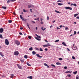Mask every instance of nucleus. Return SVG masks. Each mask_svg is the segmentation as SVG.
<instances>
[{
  "mask_svg": "<svg viewBox=\"0 0 79 79\" xmlns=\"http://www.w3.org/2000/svg\"><path fill=\"white\" fill-rule=\"evenodd\" d=\"M35 50H37L38 51H40V52H43V49L42 48H40V49L37 48L35 47Z\"/></svg>",
  "mask_w": 79,
  "mask_h": 79,
  "instance_id": "nucleus-1",
  "label": "nucleus"
},
{
  "mask_svg": "<svg viewBox=\"0 0 79 79\" xmlns=\"http://www.w3.org/2000/svg\"><path fill=\"white\" fill-rule=\"evenodd\" d=\"M5 44L6 45H9V41L8 39H6L5 40Z\"/></svg>",
  "mask_w": 79,
  "mask_h": 79,
  "instance_id": "nucleus-2",
  "label": "nucleus"
},
{
  "mask_svg": "<svg viewBox=\"0 0 79 79\" xmlns=\"http://www.w3.org/2000/svg\"><path fill=\"white\" fill-rule=\"evenodd\" d=\"M15 43L17 46L19 45H20V42L18 40H15Z\"/></svg>",
  "mask_w": 79,
  "mask_h": 79,
  "instance_id": "nucleus-3",
  "label": "nucleus"
},
{
  "mask_svg": "<svg viewBox=\"0 0 79 79\" xmlns=\"http://www.w3.org/2000/svg\"><path fill=\"white\" fill-rule=\"evenodd\" d=\"M14 55H16V56H18V55H19V52H18V51H15L14 52Z\"/></svg>",
  "mask_w": 79,
  "mask_h": 79,
  "instance_id": "nucleus-4",
  "label": "nucleus"
},
{
  "mask_svg": "<svg viewBox=\"0 0 79 79\" xmlns=\"http://www.w3.org/2000/svg\"><path fill=\"white\" fill-rule=\"evenodd\" d=\"M64 8L66 10H72V8L70 7H65Z\"/></svg>",
  "mask_w": 79,
  "mask_h": 79,
  "instance_id": "nucleus-5",
  "label": "nucleus"
},
{
  "mask_svg": "<svg viewBox=\"0 0 79 79\" xmlns=\"http://www.w3.org/2000/svg\"><path fill=\"white\" fill-rule=\"evenodd\" d=\"M74 45H75L74 44H73V47L72 48V49L73 50H76V49H77V46H74Z\"/></svg>",
  "mask_w": 79,
  "mask_h": 79,
  "instance_id": "nucleus-6",
  "label": "nucleus"
},
{
  "mask_svg": "<svg viewBox=\"0 0 79 79\" xmlns=\"http://www.w3.org/2000/svg\"><path fill=\"white\" fill-rule=\"evenodd\" d=\"M3 28H1L0 29V33H3Z\"/></svg>",
  "mask_w": 79,
  "mask_h": 79,
  "instance_id": "nucleus-7",
  "label": "nucleus"
},
{
  "mask_svg": "<svg viewBox=\"0 0 79 79\" xmlns=\"http://www.w3.org/2000/svg\"><path fill=\"white\" fill-rule=\"evenodd\" d=\"M17 66L18 68H19V69H23V68H22L21 67V66H20V65H19V64H17Z\"/></svg>",
  "mask_w": 79,
  "mask_h": 79,
  "instance_id": "nucleus-8",
  "label": "nucleus"
},
{
  "mask_svg": "<svg viewBox=\"0 0 79 79\" xmlns=\"http://www.w3.org/2000/svg\"><path fill=\"white\" fill-rule=\"evenodd\" d=\"M36 56H37V57H39V58H42V56H40L38 54H36Z\"/></svg>",
  "mask_w": 79,
  "mask_h": 79,
  "instance_id": "nucleus-9",
  "label": "nucleus"
},
{
  "mask_svg": "<svg viewBox=\"0 0 79 79\" xmlns=\"http://www.w3.org/2000/svg\"><path fill=\"white\" fill-rule=\"evenodd\" d=\"M56 64H57V65H59V66H60L61 65V63L60 62H57L56 63Z\"/></svg>",
  "mask_w": 79,
  "mask_h": 79,
  "instance_id": "nucleus-10",
  "label": "nucleus"
},
{
  "mask_svg": "<svg viewBox=\"0 0 79 79\" xmlns=\"http://www.w3.org/2000/svg\"><path fill=\"white\" fill-rule=\"evenodd\" d=\"M35 35L38 38H39V39H41V37H40V36L38 35H37V34H35Z\"/></svg>",
  "mask_w": 79,
  "mask_h": 79,
  "instance_id": "nucleus-11",
  "label": "nucleus"
},
{
  "mask_svg": "<svg viewBox=\"0 0 79 79\" xmlns=\"http://www.w3.org/2000/svg\"><path fill=\"white\" fill-rule=\"evenodd\" d=\"M0 55L2 57L4 56V55H3V53L2 52H0Z\"/></svg>",
  "mask_w": 79,
  "mask_h": 79,
  "instance_id": "nucleus-12",
  "label": "nucleus"
},
{
  "mask_svg": "<svg viewBox=\"0 0 79 79\" xmlns=\"http://www.w3.org/2000/svg\"><path fill=\"white\" fill-rule=\"evenodd\" d=\"M32 54L34 55H35V54H36V52L34 51H33L32 52Z\"/></svg>",
  "mask_w": 79,
  "mask_h": 79,
  "instance_id": "nucleus-13",
  "label": "nucleus"
},
{
  "mask_svg": "<svg viewBox=\"0 0 79 79\" xmlns=\"http://www.w3.org/2000/svg\"><path fill=\"white\" fill-rule=\"evenodd\" d=\"M14 75L13 74H12L11 75V76L10 77V78H13L14 77Z\"/></svg>",
  "mask_w": 79,
  "mask_h": 79,
  "instance_id": "nucleus-14",
  "label": "nucleus"
},
{
  "mask_svg": "<svg viewBox=\"0 0 79 79\" xmlns=\"http://www.w3.org/2000/svg\"><path fill=\"white\" fill-rule=\"evenodd\" d=\"M62 45H64V46H66V44H65V42H63L62 43Z\"/></svg>",
  "mask_w": 79,
  "mask_h": 79,
  "instance_id": "nucleus-15",
  "label": "nucleus"
},
{
  "mask_svg": "<svg viewBox=\"0 0 79 79\" xmlns=\"http://www.w3.org/2000/svg\"><path fill=\"white\" fill-rule=\"evenodd\" d=\"M2 8L4 10H6V6H2Z\"/></svg>",
  "mask_w": 79,
  "mask_h": 79,
  "instance_id": "nucleus-16",
  "label": "nucleus"
},
{
  "mask_svg": "<svg viewBox=\"0 0 79 79\" xmlns=\"http://www.w3.org/2000/svg\"><path fill=\"white\" fill-rule=\"evenodd\" d=\"M41 29L43 30V31H45L46 29V28H44V27H41Z\"/></svg>",
  "mask_w": 79,
  "mask_h": 79,
  "instance_id": "nucleus-17",
  "label": "nucleus"
},
{
  "mask_svg": "<svg viewBox=\"0 0 79 79\" xmlns=\"http://www.w3.org/2000/svg\"><path fill=\"white\" fill-rule=\"evenodd\" d=\"M46 45L47 46V47H50V46H51V45L49 43H48V44H47Z\"/></svg>",
  "mask_w": 79,
  "mask_h": 79,
  "instance_id": "nucleus-18",
  "label": "nucleus"
},
{
  "mask_svg": "<svg viewBox=\"0 0 79 79\" xmlns=\"http://www.w3.org/2000/svg\"><path fill=\"white\" fill-rule=\"evenodd\" d=\"M20 61L21 62V63H24V60L20 59Z\"/></svg>",
  "mask_w": 79,
  "mask_h": 79,
  "instance_id": "nucleus-19",
  "label": "nucleus"
},
{
  "mask_svg": "<svg viewBox=\"0 0 79 79\" xmlns=\"http://www.w3.org/2000/svg\"><path fill=\"white\" fill-rule=\"evenodd\" d=\"M35 39H36L37 40H40V38H39L37 37H36L35 38Z\"/></svg>",
  "mask_w": 79,
  "mask_h": 79,
  "instance_id": "nucleus-20",
  "label": "nucleus"
},
{
  "mask_svg": "<svg viewBox=\"0 0 79 79\" xmlns=\"http://www.w3.org/2000/svg\"><path fill=\"white\" fill-rule=\"evenodd\" d=\"M58 5H60V6H61V5H63V4L58 3Z\"/></svg>",
  "mask_w": 79,
  "mask_h": 79,
  "instance_id": "nucleus-21",
  "label": "nucleus"
},
{
  "mask_svg": "<svg viewBox=\"0 0 79 79\" xmlns=\"http://www.w3.org/2000/svg\"><path fill=\"white\" fill-rule=\"evenodd\" d=\"M65 73H70L71 74V72L69 71H68L65 72Z\"/></svg>",
  "mask_w": 79,
  "mask_h": 79,
  "instance_id": "nucleus-22",
  "label": "nucleus"
},
{
  "mask_svg": "<svg viewBox=\"0 0 79 79\" xmlns=\"http://www.w3.org/2000/svg\"><path fill=\"white\" fill-rule=\"evenodd\" d=\"M27 78H29V79H32V76H30V77H28Z\"/></svg>",
  "mask_w": 79,
  "mask_h": 79,
  "instance_id": "nucleus-23",
  "label": "nucleus"
},
{
  "mask_svg": "<svg viewBox=\"0 0 79 79\" xmlns=\"http://www.w3.org/2000/svg\"><path fill=\"white\" fill-rule=\"evenodd\" d=\"M24 58L26 59H27V56L26 55H25L24 56Z\"/></svg>",
  "mask_w": 79,
  "mask_h": 79,
  "instance_id": "nucleus-24",
  "label": "nucleus"
},
{
  "mask_svg": "<svg viewBox=\"0 0 79 79\" xmlns=\"http://www.w3.org/2000/svg\"><path fill=\"white\" fill-rule=\"evenodd\" d=\"M29 50H33V48H32V47H31L29 49Z\"/></svg>",
  "mask_w": 79,
  "mask_h": 79,
  "instance_id": "nucleus-25",
  "label": "nucleus"
},
{
  "mask_svg": "<svg viewBox=\"0 0 79 79\" xmlns=\"http://www.w3.org/2000/svg\"><path fill=\"white\" fill-rule=\"evenodd\" d=\"M77 71H76L75 72H73V73L74 74H77Z\"/></svg>",
  "mask_w": 79,
  "mask_h": 79,
  "instance_id": "nucleus-26",
  "label": "nucleus"
},
{
  "mask_svg": "<svg viewBox=\"0 0 79 79\" xmlns=\"http://www.w3.org/2000/svg\"><path fill=\"white\" fill-rule=\"evenodd\" d=\"M8 23H12V20H9L8 21Z\"/></svg>",
  "mask_w": 79,
  "mask_h": 79,
  "instance_id": "nucleus-27",
  "label": "nucleus"
},
{
  "mask_svg": "<svg viewBox=\"0 0 79 79\" xmlns=\"http://www.w3.org/2000/svg\"><path fill=\"white\" fill-rule=\"evenodd\" d=\"M60 41V40H56V41H55V42H58Z\"/></svg>",
  "mask_w": 79,
  "mask_h": 79,
  "instance_id": "nucleus-28",
  "label": "nucleus"
},
{
  "mask_svg": "<svg viewBox=\"0 0 79 79\" xmlns=\"http://www.w3.org/2000/svg\"><path fill=\"white\" fill-rule=\"evenodd\" d=\"M27 64L28 65V66H31V65L29 64V63L28 62L27 63Z\"/></svg>",
  "mask_w": 79,
  "mask_h": 79,
  "instance_id": "nucleus-29",
  "label": "nucleus"
},
{
  "mask_svg": "<svg viewBox=\"0 0 79 79\" xmlns=\"http://www.w3.org/2000/svg\"><path fill=\"white\" fill-rule=\"evenodd\" d=\"M55 11L56 13H60V11H57L56 10H55Z\"/></svg>",
  "mask_w": 79,
  "mask_h": 79,
  "instance_id": "nucleus-30",
  "label": "nucleus"
},
{
  "mask_svg": "<svg viewBox=\"0 0 79 79\" xmlns=\"http://www.w3.org/2000/svg\"><path fill=\"white\" fill-rule=\"evenodd\" d=\"M27 27H28V28H29V29H30V27H29V24L27 23Z\"/></svg>",
  "mask_w": 79,
  "mask_h": 79,
  "instance_id": "nucleus-31",
  "label": "nucleus"
},
{
  "mask_svg": "<svg viewBox=\"0 0 79 79\" xmlns=\"http://www.w3.org/2000/svg\"><path fill=\"white\" fill-rule=\"evenodd\" d=\"M0 38H1V39H3V36H2V35H0Z\"/></svg>",
  "mask_w": 79,
  "mask_h": 79,
  "instance_id": "nucleus-32",
  "label": "nucleus"
},
{
  "mask_svg": "<svg viewBox=\"0 0 79 79\" xmlns=\"http://www.w3.org/2000/svg\"><path fill=\"white\" fill-rule=\"evenodd\" d=\"M43 46L44 47H47V45H46V44L43 45Z\"/></svg>",
  "mask_w": 79,
  "mask_h": 79,
  "instance_id": "nucleus-33",
  "label": "nucleus"
},
{
  "mask_svg": "<svg viewBox=\"0 0 79 79\" xmlns=\"http://www.w3.org/2000/svg\"><path fill=\"white\" fill-rule=\"evenodd\" d=\"M77 15H78V14H75L74 15V17H76Z\"/></svg>",
  "mask_w": 79,
  "mask_h": 79,
  "instance_id": "nucleus-34",
  "label": "nucleus"
},
{
  "mask_svg": "<svg viewBox=\"0 0 79 79\" xmlns=\"http://www.w3.org/2000/svg\"><path fill=\"white\" fill-rule=\"evenodd\" d=\"M23 12H27V11L26 10H25L24 9H23Z\"/></svg>",
  "mask_w": 79,
  "mask_h": 79,
  "instance_id": "nucleus-35",
  "label": "nucleus"
},
{
  "mask_svg": "<svg viewBox=\"0 0 79 79\" xmlns=\"http://www.w3.org/2000/svg\"><path fill=\"white\" fill-rule=\"evenodd\" d=\"M11 2V0H8L7 1V3H10V2Z\"/></svg>",
  "mask_w": 79,
  "mask_h": 79,
  "instance_id": "nucleus-36",
  "label": "nucleus"
},
{
  "mask_svg": "<svg viewBox=\"0 0 79 79\" xmlns=\"http://www.w3.org/2000/svg\"><path fill=\"white\" fill-rule=\"evenodd\" d=\"M59 60H60V61H61V60H63V58H59Z\"/></svg>",
  "mask_w": 79,
  "mask_h": 79,
  "instance_id": "nucleus-37",
  "label": "nucleus"
},
{
  "mask_svg": "<svg viewBox=\"0 0 79 79\" xmlns=\"http://www.w3.org/2000/svg\"><path fill=\"white\" fill-rule=\"evenodd\" d=\"M51 66H52V67H55V65L53 64H51Z\"/></svg>",
  "mask_w": 79,
  "mask_h": 79,
  "instance_id": "nucleus-38",
  "label": "nucleus"
},
{
  "mask_svg": "<svg viewBox=\"0 0 79 79\" xmlns=\"http://www.w3.org/2000/svg\"><path fill=\"white\" fill-rule=\"evenodd\" d=\"M44 66H48V64H47L46 63H44Z\"/></svg>",
  "mask_w": 79,
  "mask_h": 79,
  "instance_id": "nucleus-39",
  "label": "nucleus"
},
{
  "mask_svg": "<svg viewBox=\"0 0 79 79\" xmlns=\"http://www.w3.org/2000/svg\"><path fill=\"white\" fill-rule=\"evenodd\" d=\"M72 59H73V60H75V59H76V58H75V57L74 56H73L72 57Z\"/></svg>",
  "mask_w": 79,
  "mask_h": 79,
  "instance_id": "nucleus-40",
  "label": "nucleus"
},
{
  "mask_svg": "<svg viewBox=\"0 0 79 79\" xmlns=\"http://www.w3.org/2000/svg\"><path fill=\"white\" fill-rule=\"evenodd\" d=\"M28 38H29V39H32V38L31 37V36H28Z\"/></svg>",
  "mask_w": 79,
  "mask_h": 79,
  "instance_id": "nucleus-41",
  "label": "nucleus"
},
{
  "mask_svg": "<svg viewBox=\"0 0 79 79\" xmlns=\"http://www.w3.org/2000/svg\"><path fill=\"white\" fill-rule=\"evenodd\" d=\"M74 34L73 35H75V34H76V31H74Z\"/></svg>",
  "mask_w": 79,
  "mask_h": 79,
  "instance_id": "nucleus-42",
  "label": "nucleus"
},
{
  "mask_svg": "<svg viewBox=\"0 0 79 79\" xmlns=\"http://www.w3.org/2000/svg\"><path fill=\"white\" fill-rule=\"evenodd\" d=\"M73 6H77V5H76V4H75V3L73 4Z\"/></svg>",
  "mask_w": 79,
  "mask_h": 79,
  "instance_id": "nucleus-43",
  "label": "nucleus"
},
{
  "mask_svg": "<svg viewBox=\"0 0 79 79\" xmlns=\"http://www.w3.org/2000/svg\"><path fill=\"white\" fill-rule=\"evenodd\" d=\"M19 34L21 35H23V33H22L21 32L19 33Z\"/></svg>",
  "mask_w": 79,
  "mask_h": 79,
  "instance_id": "nucleus-44",
  "label": "nucleus"
},
{
  "mask_svg": "<svg viewBox=\"0 0 79 79\" xmlns=\"http://www.w3.org/2000/svg\"><path fill=\"white\" fill-rule=\"evenodd\" d=\"M67 76L69 77H71V75H70V74H68Z\"/></svg>",
  "mask_w": 79,
  "mask_h": 79,
  "instance_id": "nucleus-45",
  "label": "nucleus"
},
{
  "mask_svg": "<svg viewBox=\"0 0 79 79\" xmlns=\"http://www.w3.org/2000/svg\"><path fill=\"white\" fill-rule=\"evenodd\" d=\"M20 18L21 19H23V17H22V15H20Z\"/></svg>",
  "mask_w": 79,
  "mask_h": 79,
  "instance_id": "nucleus-46",
  "label": "nucleus"
},
{
  "mask_svg": "<svg viewBox=\"0 0 79 79\" xmlns=\"http://www.w3.org/2000/svg\"><path fill=\"white\" fill-rule=\"evenodd\" d=\"M47 20H49V17L48 16L47 17Z\"/></svg>",
  "mask_w": 79,
  "mask_h": 79,
  "instance_id": "nucleus-47",
  "label": "nucleus"
},
{
  "mask_svg": "<svg viewBox=\"0 0 79 79\" xmlns=\"http://www.w3.org/2000/svg\"><path fill=\"white\" fill-rule=\"evenodd\" d=\"M37 21H39V17L37 18Z\"/></svg>",
  "mask_w": 79,
  "mask_h": 79,
  "instance_id": "nucleus-48",
  "label": "nucleus"
},
{
  "mask_svg": "<svg viewBox=\"0 0 79 79\" xmlns=\"http://www.w3.org/2000/svg\"><path fill=\"white\" fill-rule=\"evenodd\" d=\"M64 69H66L67 68V67L66 66H65L64 67Z\"/></svg>",
  "mask_w": 79,
  "mask_h": 79,
  "instance_id": "nucleus-49",
  "label": "nucleus"
},
{
  "mask_svg": "<svg viewBox=\"0 0 79 79\" xmlns=\"http://www.w3.org/2000/svg\"><path fill=\"white\" fill-rule=\"evenodd\" d=\"M31 6H30L29 5H28V8H31Z\"/></svg>",
  "mask_w": 79,
  "mask_h": 79,
  "instance_id": "nucleus-50",
  "label": "nucleus"
},
{
  "mask_svg": "<svg viewBox=\"0 0 79 79\" xmlns=\"http://www.w3.org/2000/svg\"><path fill=\"white\" fill-rule=\"evenodd\" d=\"M16 0H11V2H15V1H16Z\"/></svg>",
  "mask_w": 79,
  "mask_h": 79,
  "instance_id": "nucleus-51",
  "label": "nucleus"
},
{
  "mask_svg": "<svg viewBox=\"0 0 79 79\" xmlns=\"http://www.w3.org/2000/svg\"><path fill=\"white\" fill-rule=\"evenodd\" d=\"M45 51H47L48 50V49H47V48H45Z\"/></svg>",
  "mask_w": 79,
  "mask_h": 79,
  "instance_id": "nucleus-52",
  "label": "nucleus"
},
{
  "mask_svg": "<svg viewBox=\"0 0 79 79\" xmlns=\"http://www.w3.org/2000/svg\"><path fill=\"white\" fill-rule=\"evenodd\" d=\"M20 29H21V30H22V29H23V27H20Z\"/></svg>",
  "mask_w": 79,
  "mask_h": 79,
  "instance_id": "nucleus-53",
  "label": "nucleus"
},
{
  "mask_svg": "<svg viewBox=\"0 0 79 79\" xmlns=\"http://www.w3.org/2000/svg\"><path fill=\"white\" fill-rule=\"evenodd\" d=\"M68 27H65V30H68Z\"/></svg>",
  "mask_w": 79,
  "mask_h": 79,
  "instance_id": "nucleus-54",
  "label": "nucleus"
},
{
  "mask_svg": "<svg viewBox=\"0 0 79 79\" xmlns=\"http://www.w3.org/2000/svg\"><path fill=\"white\" fill-rule=\"evenodd\" d=\"M57 2H61V1H60V0H58L57 1Z\"/></svg>",
  "mask_w": 79,
  "mask_h": 79,
  "instance_id": "nucleus-55",
  "label": "nucleus"
},
{
  "mask_svg": "<svg viewBox=\"0 0 79 79\" xmlns=\"http://www.w3.org/2000/svg\"><path fill=\"white\" fill-rule=\"evenodd\" d=\"M32 22L33 23V24H34V23H35V21H32Z\"/></svg>",
  "mask_w": 79,
  "mask_h": 79,
  "instance_id": "nucleus-56",
  "label": "nucleus"
},
{
  "mask_svg": "<svg viewBox=\"0 0 79 79\" xmlns=\"http://www.w3.org/2000/svg\"><path fill=\"white\" fill-rule=\"evenodd\" d=\"M76 79H79V77H76Z\"/></svg>",
  "mask_w": 79,
  "mask_h": 79,
  "instance_id": "nucleus-57",
  "label": "nucleus"
},
{
  "mask_svg": "<svg viewBox=\"0 0 79 79\" xmlns=\"http://www.w3.org/2000/svg\"><path fill=\"white\" fill-rule=\"evenodd\" d=\"M67 50H68V51H70V50H69V48H67Z\"/></svg>",
  "mask_w": 79,
  "mask_h": 79,
  "instance_id": "nucleus-58",
  "label": "nucleus"
},
{
  "mask_svg": "<svg viewBox=\"0 0 79 79\" xmlns=\"http://www.w3.org/2000/svg\"><path fill=\"white\" fill-rule=\"evenodd\" d=\"M60 27L61 28V27H62V25H61L60 26Z\"/></svg>",
  "mask_w": 79,
  "mask_h": 79,
  "instance_id": "nucleus-59",
  "label": "nucleus"
},
{
  "mask_svg": "<svg viewBox=\"0 0 79 79\" xmlns=\"http://www.w3.org/2000/svg\"><path fill=\"white\" fill-rule=\"evenodd\" d=\"M76 18L77 19H79V16H77Z\"/></svg>",
  "mask_w": 79,
  "mask_h": 79,
  "instance_id": "nucleus-60",
  "label": "nucleus"
},
{
  "mask_svg": "<svg viewBox=\"0 0 79 79\" xmlns=\"http://www.w3.org/2000/svg\"><path fill=\"white\" fill-rule=\"evenodd\" d=\"M40 23H41V24H43V22H40Z\"/></svg>",
  "mask_w": 79,
  "mask_h": 79,
  "instance_id": "nucleus-61",
  "label": "nucleus"
},
{
  "mask_svg": "<svg viewBox=\"0 0 79 79\" xmlns=\"http://www.w3.org/2000/svg\"><path fill=\"white\" fill-rule=\"evenodd\" d=\"M41 19V21L42 22V20H43V19Z\"/></svg>",
  "mask_w": 79,
  "mask_h": 79,
  "instance_id": "nucleus-62",
  "label": "nucleus"
},
{
  "mask_svg": "<svg viewBox=\"0 0 79 79\" xmlns=\"http://www.w3.org/2000/svg\"><path fill=\"white\" fill-rule=\"evenodd\" d=\"M60 29V28H59L58 27H57V30H58V29Z\"/></svg>",
  "mask_w": 79,
  "mask_h": 79,
  "instance_id": "nucleus-63",
  "label": "nucleus"
},
{
  "mask_svg": "<svg viewBox=\"0 0 79 79\" xmlns=\"http://www.w3.org/2000/svg\"><path fill=\"white\" fill-rule=\"evenodd\" d=\"M27 21V19H24V21Z\"/></svg>",
  "mask_w": 79,
  "mask_h": 79,
  "instance_id": "nucleus-64",
  "label": "nucleus"
}]
</instances>
